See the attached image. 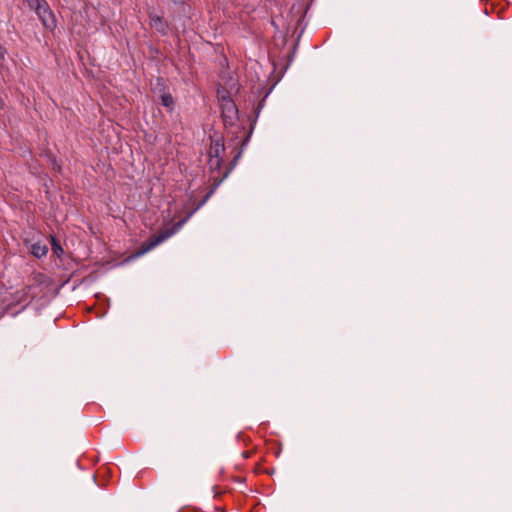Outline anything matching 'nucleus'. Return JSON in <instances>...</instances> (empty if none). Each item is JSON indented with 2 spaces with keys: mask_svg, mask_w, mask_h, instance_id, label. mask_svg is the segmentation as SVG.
<instances>
[{
  "mask_svg": "<svg viewBox=\"0 0 512 512\" xmlns=\"http://www.w3.org/2000/svg\"><path fill=\"white\" fill-rule=\"evenodd\" d=\"M212 193H213L212 190L210 192H208L205 195V197L196 205V207L193 208L191 211H189L183 219L174 223L170 228L163 229L157 235H154L151 238H149L147 241H145L142 244V246L138 252V255H143V254L149 252L150 250L154 249L156 246H158L159 244L163 243L164 241L169 239L171 236L176 234L178 231H180V229L191 218V216L207 202V200L210 198Z\"/></svg>",
  "mask_w": 512,
  "mask_h": 512,
  "instance_id": "1",
  "label": "nucleus"
},
{
  "mask_svg": "<svg viewBox=\"0 0 512 512\" xmlns=\"http://www.w3.org/2000/svg\"><path fill=\"white\" fill-rule=\"evenodd\" d=\"M220 107L225 127L227 129H233V131L231 132L237 134L240 130V127L237 125L238 108L236 104L229 96H222L220 101Z\"/></svg>",
  "mask_w": 512,
  "mask_h": 512,
  "instance_id": "2",
  "label": "nucleus"
},
{
  "mask_svg": "<svg viewBox=\"0 0 512 512\" xmlns=\"http://www.w3.org/2000/svg\"><path fill=\"white\" fill-rule=\"evenodd\" d=\"M28 6L35 11L43 25L53 30L56 27V19L46 0H28Z\"/></svg>",
  "mask_w": 512,
  "mask_h": 512,
  "instance_id": "3",
  "label": "nucleus"
},
{
  "mask_svg": "<svg viewBox=\"0 0 512 512\" xmlns=\"http://www.w3.org/2000/svg\"><path fill=\"white\" fill-rule=\"evenodd\" d=\"M150 26L158 33L165 36L168 34V23L162 16L149 12Z\"/></svg>",
  "mask_w": 512,
  "mask_h": 512,
  "instance_id": "4",
  "label": "nucleus"
},
{
  "mask_svg": "<svg viewBox=\"0 0 512 512\" xmlns=\"http://www.w3.org/2000/svg\"><path fill=\"white\" fill-rule=\"evenodd\" d=\"M225 151H226V147L221 139L212 140L211 145H210V152H209L210 157H214V158L222 157L223 158V154L225 153Z\"/></svg>",
  "mask_w": 512,
  "mask_h": 512,
  "instance_id": "5",
  "label": "nucleus"
},
{
  "mask_svg": "<svg viewBox=\"0 0 512 512\" xmlns=\"http://www.w3.org/2000/svg\"><path fill=\"white\" fill-rule=\"evenodd\" d=\"M31 253L36 257V258H42L44 256L47 255L48 253V248L45 244L41 243V242H36V243H33L31 245Z\"/></svg>",
  "mask_w": 512,
  "mask_h": 512,
  "instance_id": "6",
  "label": "nucleus"
},
{
  "mask_svg": "<svg viewBox=\"0 0 512 512\" xmlns=\"http://www.w3.org/2000/svg\"><path fill=\"white\" fill-rule=\"evenodd\" d=\"M161 105L168 108L170 111L174 108V99L170 93L163 91L160 95Z\"/></svg>",
  "mask_w": 512,
  "mask_h": 512,
  "instance_id": "7",
  "label": "nucleus"
},
{
  "mask_svg": "<svg viewBox=\"0 0 512 512\" xmlns=\"http://www.w3.org/2000/svg\"><path fill=\"white\" fill-rule=\"evenodd\" d=\"M223 159L222 157L214 158L209 156L208 165L212 171H218L221 168Z\"/></svg>",
  "mask_w": 512,
  "mask_h": 512,
  "instance_id": "8",
  "label": "nucleus"
},
{
  "mask_svg": "<svg viewBox=\"0 0 512 512\" xmlns=\"http://www.w3.org/2000/svg\"><path fill=\"white\" fill-rule=\"evenodd\" d=\"M250 134L251 132L241 141L242 143V147H245L249 141V138H250ZM243 152V148H241L239 151H237V153L235 154L233 160H232V167H234L237 163V161L239 160V158L241 157V154Z\"/></svg>",
  "mask_w": 512,
  "mask_h": 512,
  "instance_id": "9",
  "label": "nucleus"
},
{
  "mask_svg": "<svg viewBox=\"0 0 512 512\" xmlns=\"http://www.w3.org/2000/svg\"><path fill=\"white\" fill-rule=\"evenodd\" d=\"M52 250L57 256H60L64 252L60 243L55 238H52Z\"/></svg>",
  "mask_w": 512,
  "mask_h": 512,
  "instance_id": "10",
  "label": "nucleus"
},
{
  "mask_svg": "<svg viewBox=\"0 0 512 512\" xmlns=\"http://www.w3.org/2000/svg\"><path fill=\"white\" fill-rule=\"evenodd\" d=\"M30 289V286H25L21 291L17 292L22 294V296L19 298V301H23L27 298V293L30 291Z\"/></svg>",
  "mask_w": 512,
  "mask_h": 512,
  "instance_id": "11",
  "label": "nucleus"
}]
</instances>
